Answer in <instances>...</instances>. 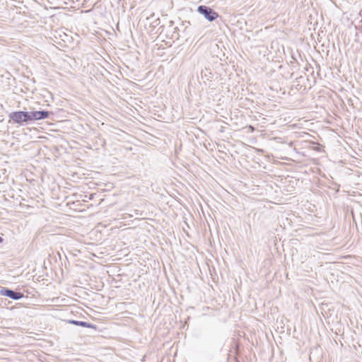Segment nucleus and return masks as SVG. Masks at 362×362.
<instances>
[{"mask_svg": "<svg viewBox=\"0 0 362 362\" xmlns=\"http://www.w3.org/2000/svg\"><path fill=\"white\" fill-rule=\"evenodd\" d=\"M31 122L45 119L49 118L50 115H53L52 112L47 110H38L30 112Z\"/></svg>", "mask_w": 362, "mask_h": 362, "instance_id": "obj_4", "label": "nucleus"}, {"mask_svg": "<svg viewBox=\"0 0 362 362\" xmlns=\"http://www.w3.org/2000/svg\"><path fill=\"white\" fill-rule=\"evenodd\" d=\"M68 322L69 324H71V325H76V326L88 327V328H92V329H97V326L95 325L91 324L90 322H84V321H78V320H69Z\"/></svg>", "mask_w": 362, "mask_h": 362, "instance_id": "obj_5", "label": "nucleus"}, {"mask_svg": "<svg viewBox=\"0 0 362 362\" xmlns=\"http://www.w3.org/2000/svg\"><path fill=\"white\" fill-rule=\"evenodd\" d=\"M0 295L8 297L13 300H19L24 297V294L21 292L13 291L9 288L1 287L0 289Z\"/></svg>", "mask_w": 362, "mask_h": 362, "instance_id": "obj_3", "label": "nucleus"}, {"mask_svg": "<svg viewBox=\"0 0 362 362\" xmlns=\"http://www.w3.org/2000/svg\"><path fill=\"white\" fill-rule=\"evenodd\" d=\"M3 241H4V238L0 236V243H3Z\"/></svg>", "mask_w": 362, "mask_h": 362, "instance_id": "obj_8", "label": "nucleus"}, {"mask_svg": "<svg viewBox=\"0 0 362 362\" xmlns=\"http://www.w3.org/2000/svg\"><path fill=\"white\" fill-rule=\"evenodd\" d=\"M197 11L203 15L206 19L212 22L218 17V13L209 6L201 5L197 8Z\"/></svg>", "mask_w": 362, "mask_h": 362, "instance_id": "obj_2", "label": "nucleus"}, {"mask_svg": "<svg viewBox=\"0 0 362 362\" xmlns=\"http://www.w3.org/2000/svg\"><path fill=\"white\" fill-rule=\"evenodd\" d=\"M201 77L202 79L209 81L212 78V73L209 69H206L205 70L202 71Z\"/></svg>", "mask_w": 362, "mask_h": 362, "instance_id": "obj_7", "label": "nucleus"}, {"mask_svg": "<svg viewBox=\"0 0 362 362\" xmlns=\"http://www.w3.org/2000/svg\"><path fill=\"white\" fill-rule=\"evenodd\" d=\"M289 64L291 66V69L293 71V73L291 74V77H292L293 75V71L296 70H298L299 66H300L298 60L296 59V57H294L293 54H292L291 56V60L289 62Z\"/></svg>", "mask_w": 362, "mask_h": 362, "instance_id": "obj_6", "label": "nucleus"}, {"mask_svg": "<svg viewBox=\"0 0 362 362\" xmlns=\"http://www.w3.org/2000/svg\"><path fill=\"white\" fill-rule=\"evenodd\" d=\"M9 122L23 125L31 122L30 112L26 111H15L8 115Z\"/></svg>", "mask_w": 362, "mask_h": 362, "instance_id": "obj_1", "label": "nucleus"}]
</instances>
